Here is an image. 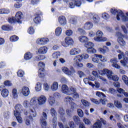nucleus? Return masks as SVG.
Here are the masks:
<instances>
[{
    "label": "nucleus",
    "instance_id": "nucleus-1",
    "mask_svg": "<svg viewBox=\"0 0 128 128\" xmlns=\"http://www.w3.org/2000/svg\"><path fill=\"white\" fill-rule=\"evenodd\" d=\"M110 12L112 14H116V19L118 20H120V18L122 20V22H128V16H124L122 11L120 10H117L116 8H113L111 9Z\"/></svg>",
    "mask_w": 128,
    "mask_h": 128
},
{
    "label": "nucleus",
    "instance_id": "nucleus-2",
    "mask_svg": "<svg viewBox=\"0 0 128 128\" xmlns=\"http://www.w3.org/2000/svg\"><path fill=\"white\" fill-rule=\"evenodd\" d=\"M104 33L100 30H98L96 32V36L94 38V40L96 42H106L108 38H102Z\"/></svg>",
    "mask_w": 128,
    "mask_h": 128
},
{
    "label": "nucleus",
    "instance_id": "nucleus-3",
    "mask_svg": "<svg viewBox=\"0 0 128 128\" xmlns=\"http://www.w3.org/2000/svg\"><path fill=\"white\" fill-rule=\"evenodd\" d=\"M116 34L118 36V44L122 46H126V42L124 40V34L120 32H117Z\"/></svg>",
    "mask_w": 128,
    "mask_h": 128
},
{
    "label": "nucleus",
    "instance_id": "nucleus-4",
    "mask_svg": "<svg viewBox=\"0 0 128 128\" xmlns=\"http://www.w3.org/2000/svg\"><path fill=\"white\" fill-rule=\"evenodd\" d=\"M100 74L101 76H104V74H106L109 80H112V72L108 69H104V70H100Z\"/></svg>",
    "mask_w": 128,
    "mask_h": 128
},
{
    "label": "nucleus",
    "instance_id": "nucleus-5",
    "mask_svg": "<svg viewBox=\"0 0 128 128\" xmlns=\"http://www.w3.org/2000/svg\"><path fill=\"white\" fill-rule=\"evenodd\" d=\"M102 122L103 124H104V126L106 124V121L101 118L100 120H98L94 124L93 128H102Z\"/></svg>",
    "mask_w": 128,
    "mask_h": 128
},
{
    "label": "nucleus",
    "instance_id": "nucleus-6",
    "mask_svg": "<svg viewBox=\"0 0 128 128\" xmlns=\"http://www.w3.org/2000/svg\"><path fill=\"white\" fill-rule=\"evenodd\" d=\"M58 114H59L60 120L63 122H66V118H64V115L66 114L64 109L62 107H60L58 110Z\"/></svg>",
    "mask_w": 128,
    "mask_h": 128
},
{
    "label": "nucleus",
    "instance_id": "nucleus-7",
    "mask_svg": "<svg viewBox=\"0 0 128 128\" xmlns=\"http://www.w3.org/2000/svg\"><path fill=\"white\" fill-rule=\"evenodd\" d=\"M14 108V116H18V114H22V106L20 104H17L16 105Z\"/></svg>",
    "mask_w": 128,
    "mask_h": 128
},
{
    "label": "nucleus",
    "instance_id": "nucleus-8",
    "mask_svg": "<svg viewBox=\"0 0 128 128\" xmlns=\"http://www.w3.org/2000/svg\"><path fill=\"white\" fill-rule=\"evenodd\" d=\"M36 109L34 108H30L29 109V117L28 118L32 121L34 120L33 118H36Z\"/></svg>",
    "mask_w": 128,
    "mask_h": 128
},
{
    "label": "nucleus",
    "instance_id": "nucleus-9",
    "mask_svg": "<svg viewBox=\"0 0 128 128\" xmlns=\"http://www.w3.org/2000/svg\"><path fill=\"white\" fill-rule=\"evenodd\" d=\"M37 100L39 106H42V104H44L46 102V97L44 95H41L38 98Z\"/></svg>",
    "mask_w": 128,
    "mask_h": 128
},
{
    "label": "nucleus",
    "instance_id": "nucleus-10",
    "mask_svg": "<svg viewBox=\"0 0 128 128\" xmlns=\"http://www.w3.org/2000/svg\"><path fill=\"white\" fill-rule=\"evenodd\" d=\"M48 42V38H38L36 40V44L40 46H44Z\"/></svg>",
    "mask_w": 128,
    "mask_h": 128
},
{
    "label": "nucleus",
    "instance_id": "nucleus-11",
    "mask_svg": "<svg viewBox=\"0 0 128 128\" xmlns=\"http://www.w3.org/2000/svg\"><path fill=\"white\" fill-rule=\"evenodd\" d=\"M2 88H4V86H0V91H2L1 94L3 98H8V90L6 88L2 89Z\"/></svg>",
    "mask_w": 128,
    "mask_h": 128
},
{
    "label": "nucleus",
    "instance_id": "nucleus-12",
    "mask_svg": "<svg viewBox=\"0 0 128 128\" xmlns=\"http://www.w3.org/2000/svg\"><path fill=\"white\" fill-rule=\"evenodd\" d=\"M22 13L21 12H18L16 13L15 20L18 24H22Z\"/></svg>",
    "mask_w": 128,
    "mask_h": 128
},
{
    "label": "nucleus",
    "instance_id": "nucleus-13",
    "mask_svg": "<svg viewBox=\"0 0 128 128\" xmlns=\"http://www.w3.org/2000/svg\"><path fill=\"white\" fill-rule=\"evenodd\" d=\"M21 92L24 96H30V88L26 86H23L22 88Z\"/></svg>",
    "mask_w": 128,
    "mask_h": 128
},
{
    "label": "nucleus",
    "instance_id": "nucleus-14",
    "mask_svg": "<svg viewBox=\"0 0 128 128\" xmlns=\"http://www.w3.org/2000/svg\"><path fill=\"white\" fill-rule=\"evenodd\" d=\"M110 62H111L112 64V66L113 68H120V66L118 64V59L116 58H112L110 59Z\"/></svg>",
    "mask_w": 128,
    "mask_h": 128
},
{
    "label": "nucleus",
    "instance_id": "nucleus-15",
    "mask_svg": "<svg viewBox=\"0 0 128 128\" xmlns=\"http://www.w3.org/2000/svg\"><path fill=\"white\" fill-rule=\"evenodd\" d=\"M30 104L32 106H33V108H38V99L34 97L30 100Z\"/></svg>",
    "mask_w": 128,
    "mask_h": 128
},
{
    "label": "nucleus",
    "instance_id": "nucleus-16",
    "mask_svg": "<svg viewBox=\"0 0 128 128\" xmlns=\"http://www.w3.org/2000/svg\"><path fill=\"white\" fill-rule=\"evenodd\" d=\"M80 54V49L78 48H73L70 52V56H76Z\"/></svg>",
    "mask_w": 128,
    "mask_h": 128
},
{
    "label": "nucleus",
    "instance_id": "nucleus-17",
    "mask_svg": "<svg viewBox=\"0 0 128 128\" xmlns=\"http://www.w3.org/2000/svg\"><path fill=\"white\" fill-rule=\"evenodd\" d=\"M70 88H68V86L66 84H63L62 86L61 91L63 94H70V92H69Z\"/></svg>",
    "mask_w": 128,
    "mask_h": 128
},
{
    "label": "nucleus",
    "instance_id": "nucleus-18",
    "mask_svg": "<svg viewBox=\"0 0 128 128\" xmlns=\"http://www.w3.org/2000/svg\"><path fill=\"white\" fill-rule=\"evenodd\" d=\"M58 22L60 26H66V18L64 16H60L58 18Z\"/></svg>",
    "mask_w": 128,
    "mask_h": 128
},
{
    "label": "nucleus",
    "instance_id": "nucleus-19",
    "mask_svg": "<svg viewBox=\"0 0 128 128\" xmlns=\"http://www.w3.org/2000/svg\"><path fill=\"white\" fill-rule=\"evenodd\" d=\"M50 89L52 92H56L58 90V82H54L50 86Z\"/></svg>",
    "mask_w": 128,
    "mask_h": 128
},
{
    "label": "nucleus",
    "instance_id": "nucleus-20",
    "mask_svg": "<svg viewBox=\"0 0 128 128\" xmlns=\"http://www.w3.org/2000/svg\"><path fill=\"white\" fill-rule=\"evenodd\" d=\"M83 58H84V56L78 55L74 58V64H76L77 62H80L82 60Z\"/></svg>",
    "mask_w": 128,
    "mask_h": 128
},
{
    "label": "nucleus",
    "instance_id": "nucleus-21",
    "mask_svg": "<svg viewBox=\"0 0 128 128\" xmlns=\"http://www.w3.org/2000/svg\"><path fill=\"white\" fill-rule=\"evenodd\" d=\"M48 52V47L46 46L40 47L38 50V52L41 54H46Z\"/></svg>",
    "mask_w": 128,
    "mask_h": 128
},
{
    "label": "nucleus",
    "instance_id": "nucleus-22",
    "mask_svg": "<svg viewBox=\"0 0 128 128\" xmlns=\"http://www.w3.org/2000/svg\"><path fill=\"white\" fill-rule=\"evenodd\" d=\"M92 26H94V25L92 22H86L84 25V28L88 30L92 28Z\"/></svg>",
    "mask_w": 128,
    "mask_h": 128
},
{
    "label": "nucleus",
    "instance_id": "nucleus-23",
    "mask_svg": "<svg viewBox=\"0 0 128 128\" xmlns=\"http://www.w3.org/2000/svg\"><path fill=\"white\" fill-rule=\"evenodd\" d=\"M65 43L67 46H72L74 44V40L70 37L65 38Z\"/></svg>",
    "mask_w": 128,
    "mask_h": 128
},
{
    "label": "nucleus",
    "instance_id": "nucleus-24",
    "mask_svg": "<svg viewBox=\"0 0 128 128\" xmlns=\"http://www.w3.org/2000/svg\"><path fill=\"white\" fill-rule=\"evenodd\" d=\"M120 62L122 66H124L126 67L128 66V57H124L122 60L120 61Z\"/></svg>",
    "mask_w": 128,
    "mask_h": 128
},
{
    "label": "nucleus",
    "instance_id": "nucleus-25",
    "mask_svg": "<svg viewBox=\"0 0 128 128\" xmlns=\"http://www.w3.org/2000/svg\"><path fill=\"white\" fill-rule=\"evenodd\" d=\"M32 54L30 52H27L24 54V58L26 60L32 59Z\"/></svg>",
    "mask_w": 128,
    "mask_h": 128
},
{
    "label": "nucleus",
    "instance_id": "nucleus-26",
    "mask_svg": "<svg viewBox=\"0 0 128 128\" xmlns=\"http://www.w3.org/2000/svg\"><path fill=\"white\" fill-rule=\"evenodd\" d=\"M96 58H98L100 60V62H108V58L104 56L101 54H96Z\"/></svg>",
    "mask_w": 128,
    "mask_h": 128
},
{
    "label": "nucleus",
    "instance_id": "nucleus-27",
    "mask_svg": "<svg viewBox=\"0 0 128 128\" xmlns=\"http://www.w3.org/2000/svg\"><path fill=\"white\" fill-rule=\"evenodd\" d=\"M98 50L100 52H101V54H106V52H108V48L106 46H104L103 48H99Z\"/></svg>",
    "mask_w": 128,
    "mask_h": 128
},
{
    "label": "nucleus",
    "instance_id": "nucleus-28",
    "mask_svg": "<svg viewBox=\"0 0 128 128\" xmlns=\"http://www.w3.org/2000/svg\"><path fill=\"white\" fill-rule=\"evenodd\" d=\"M74 100V98L70 96H66L64 99V102L66 104H72Z\"/></svg>",
    "mask_w": 128,
    "mask_h": 128
},
{
    "label": "nucleus",
    "instance_id": "nucleus-29",
    "mask_svg": "<svg viewBox=\"0 0 128 128\" xmlns=\"http://www.w3.org/2000/svg\"><path fill=\"white\" fill-rule=\"evenodd\" d=\"M62 70L66 74H67L68 76H70L72 75V72L68 68L64 67L62 68Z\"/></svg>",
    "mask_w": 128,
    "mask_h": 128
},
{
    "label": "nucleus",
    "instance_id": "nucleus-30",
    "mask_svg": "<svg viewBox=\"0 0 128 128\" xmlns=\"http://www.w3.org/2000/svg\"><path fill=\"white\" fill-rule=\"evenodd\" d=\"M78 40L80 42H86L88 40V38L86 36H80Z\"/></svg>",
    "mask_w": 128,
    "mask_h": 128
},
{
    "label": "nucleus",
    "instance_id": "nucleus-31",
    "mask_svg": "<svg viewBox=\"0 0 128 128\" xmlns=\"http://www.w3.org/2000/svg\"><path fill=\"white\" fill-rule=\"evenodd\" d=\"M48 102L50 106H54L56 103V100H54V97L50 96L48 99Z\"/></svg>",
    "mask_w": 128,
    "mask_h": 128
},
{
    "label": "nucleus",
    "instance_id": "nucleus-32",
    "mask_svg": "<svg viewBox=\"0 0 128 128\" xmlns=\"http://www.w3.org/2000/svg\"><path fill=\"white\" fill-rule=\"evenodd\" d=\"M92 19L94 24H98L100 20V16H98V14L94 15Z\"/></svg>",
    "mask_w": 128,
    "mask_h": 128
},
{
    "label": "nucleus",
    "instance_id": "nucleus-33",
    "mask_svg": "<svg viewBox=\"0 0 128 128\" xmlns=\"http://www.w3.org/2000/svg\"><path fill=\"white\" fill-rule=\"evenodd\" d=\"M84 84H88L90 86H92V88H94V84H92V82H90V80L88 79V78H84Z\"/></svg>",
    "mask_w": 128,
    "mask_h": 128
},
{
    "label": "nucleus",
    "instance_id": "nucleus-34",
    "mask_svg": "<svg viewBox=\"0 0 128 128\" xmlns=\"http://www.w3.org/2000/svg\"><path fill=\"white\" fill-rule=\"evenodd\" d=\"M76 92V88L74 86H70L69 88L70 94H68V96H70V94H74Z\"/></svg>",
    "mask_w": 128,
    "mask_h": 128
},
{
    "label": "nucleus",
    "instance_id": "nucleus-35",
    "mask_svg": "<svg viewBox=\"0 0 128 128\" xmlns=\"http://www.w3.org/2000/svg\"><path fill=\"white\" fill-rule=\"evenodd\" d=\"M35 89L36 92H40V90H42V84H40V82H38L36 84Z\"/></svg>",
    "mask_w": 128,
    "mask_h": 128
},
{
    "label": "nucleus",
    "instance_id": "nucleus-36",
    "mask_svg": "<svg viewBox=\"0 0 128 128\" xmlns=\"http://www.w3.org/2000/svg\"><path fill=\"white\" fill-rule=\"evenodd\" d=\"M117 91L120 94H124V96H126L128 98V93L126 92H124V89L121 88H117Z\"/></svg>",
    "mask_w": 128,
    "mask_h": 128
},
{
    "label": "nucleus",
    "instance_id": "nucleus-37",
    "mask_svg": "<svg viewBox=\"0 0 128 128\" xmlns=\"http://www.w3.org/2000/svg\"><path fill=\"white\" fill-rule=\"evenodd\" d=\"M55 34L57 36H60V34H62V28H60V27L57 28L56 29Z\"/></svg>",
    "mask_w": 128,
    "mask_h": 128
},
{
    "label": "nucleus",
    "instance_id": "nucleus-38",
    "mask_svg": "<svg viewBox=\"0 0 128 128\" xmlns=\"http://www.w3.org/2000/svg\"><path fill=\"white\" fill-rule=\"evenodd\" d=\"M73 112H74V110L72 109H67L66 110V114H67V116L68 118H72V115Z\"/></svg>",
    "mask_w": 128,
    "mask_h": 128
},
{
    "label": "nucleus",
    "instance_id": "nucleus-39",
    "mask_svg": "<svg viewBox=\"0 0 128 128\" xmlns=\"http://www.w3.org/2000/svg\"><path fill=\"white\" fill-rule=\"evenodd\" d=\"M2 28L3 30H12V27L10 26H3Z\"/></svg>",
    "mask_w": 128,
    "mask_h": 128
},
{
    "label": "nucleus",
    "instance_id": "nucleus-40",
    "mask_svg": "<svg viewBox=\"0 0 128 128\" xmlns=\"http://www.w3.org/2000/svg\"><path fill=\"white\" fill-rule=\"evenodd\" d=\"M50 114L52 116H56L57 114L56 110L54 108H51L50 110Z\"/></svg>",
    "mask_w": 128,
    "mask_h": 128
},
{
    "label": "nucleus",
    "instance_id": "nucleus-41",
    "mask_svg": "<svg viewBox=\"0 0 128 128\" xmlns=\"http://www.w3.org/2000/svg\"><path fill=\"white\" fill-rule=\"evenodd\" d=\"M87 52L89 54H96V50L94 48H87Z\"/></svg>",
    "mask_w": 128,
    "mask_h": 128
},
{
    "label": "nucleus",
    "instance_id": "nucleus-42",
    "mask_svg": "<svg viewBox=\"0 0 128 128\" xmlns=\"http://www.w3.org/2000/svg\"><path fill=\"white\" fill-rule=\"evenodd\" d=\"M16 116V119L17 120L19 124H22V118L20 116V114L18 115H14Z\"/></svg>",
    "mask_w": 128,
    "mask_h": 128
},
{
    "label": "nucleus",
    "instance_id": "nucleus-43",
    "mask_svg": "<svg viewBox=\"0 0 128 128\" xmlns=\"http://www.w3.org/2000/svg\"><path fill=\"white\" fill-rule=\"evenodd\" d=\"M12 96L14 98H18V90L16 88H14L12 90Z\"/></svg>",
    "mask_w": 128,
    "mask_h": 128
},
{
    "label": "nucleus",
    "instance_id": "nucleus-44",
    "mask_svg": "<svg viewBox=\"0 0 128 128\" xmlns=\"http://www.w3.org/2000/svg\"><path fill=\"white\" fill-rule=\"evenodd\" d=\"M94 45L92 42H88V43H86L84 44V46L87 48H94Z\"/></svg>",
    "mask_w": 128,
    "mask_h": 128
},
{
    "label": "nucleus",
    "instance_id": "nucleus-45",
    "mask_svg": "<svg viewBox=\"0 0 128 128\" xmlns=\"http://www.w3.org/2000/svg\"><path fill=\"white\" fill-rule=\"evenodd\" d=\"M17 76L20 78H22L24 76V72L22 70H19L17 72Z\"/></svg>",
    "mask_w": 128,
    "mask_h": 128
},
{
    "label": "nucleus",
    "instance_id": "nucleus-46",
    "mask_svg": "<svg viewBox=\"0 0 128 128\" xmlns=\"http://www.w3.org/2000/svg\"><path fill=\"white\" fill-rule=\"evenodd\" d=\"M60 56V52H54L52 54V56L53 58H58V56Z\"/></svg>",
    "mask_w": 128,
    "mask_h": 128
},
{
    "label": "nucleus",
    "instance_id": "nucleus-47",
    "mask_svg": "<svg viewBox=\"0 0 128 128\" xmlns=\"http://www.w3.org/2000/svg\"><path fill=\"white\" fill-rule=\"evenodd\" d=\"M114 104L116 108H122V105L120 102L118 100L114 102Z\"/></svg>",
    "mask_w": 128,
    "mask_h": 128
},
{
    "label": "nucleus",
    "instance_id": "nucleus-48",
    "mask_svg": "<svg viewBox=\"0 0 128 128\" xmlns=\"http://www.w3.org/2000/svg\"><path fill=\"white\" fill-rule=\"evenodd\" d=\"M40 122L42 128H46V125L48 124V123L46 122V120H40Z\"/></svg>",
    "mask_w": 128,
    "mask_h": 128
},
{
    "label": "nucleus",
    "instance_id": "nucleus-49",
    "mask_svg": "<svg viewBox=\"0 0 128 128\" xmlns=\"http://www.w3.org/2000/svg\"><path fill=\"white\" fill-rule=\"evenodd\" d=\"M34 20L35 24H40L42 20L40 19V16H37L35 17Z\"/></svg>",
    "mask_w": 128,
    "mask_h": 128
},
{
    "label": "nucleus",
    "instance_id": "nucleus-50",
    "mask_svg": "<svg viewBox=\"0 0 128 128\" xmlns=\"http://www.w3.org/2000/svg\"><path fill=\"white\" fill-rule=\"evenodd\" d=\"M102 18L104 20H108V18H110V15H108V14L106 12H104V13L102 14Z\"/></svg>",
    "mask_w": 128,
    "mask_h": 128
},
{
    "label": "nucleus",
    "instance_id": "nucleus-51",
    "mask_svg": "<svg viewBox=\"0 0 128 128\" xmlns=\"http://www.w3.org/2000/svg\"><path fill=\"white\" fill-rule=\"evenodd\" d=\"M46 58V56L44 55L38 56L36 57V60H42Z\"/></svg>",
    "mask_w": 128,
    "mask_h": 128
},
{
    "label": "nucleus",
    "instance_id": "nucleus-52",
    "mask_svg": "<svg viewBox=\"0 0 128 128\" xmlns=\"http://www.w3.org/2000/svg\"><path fill=\"white\" fill-rule=\"evenodd\" d=\"M68 6L70 8H74V6H76V3L72 0L68 4Z\"/></svg>",
    "mask_w": 128,
    "mask_h": 128
},
{
    "label": "nucleus",
    "instance_id": "nucleus-53",
    "mask_svg": "<svg viewBox=\"0 0 128 128\" xmlns=\"http://www.w3.org/2000/svg\"><path fill=\"white\" fill-rule=\"evenodd\" d=\"M70 22L72 24H76L78 22V18L76 17L72 18L70 20Z\"/></svg>",
    "mask_w": 128,
    "mask_h": 128
},
{
    "label": "nucleus",
    "instance_id": "nucleus-54",
    "mask_svg": "<svg viewBox=\"0 0 128 128\" xmlns=\"http://www.w3.org/2000/svg\"><path fill=\"white\" fill-rule=\"evenodd\" d=\"M39 70H44V62H40L38 63Z\"/></svg>",
    "mask_w": 128,
    "mask_h": 128
},
{
    "label": "nucleus",
    "instance_id": "nucleus-55",
    "mask_svg": "<svg viewBox=\"0 0 128 128\" xmlns=\"http://www.w3.org/2000/svg\"><path fill=\"white\" fill-rule=\"evenodd\" d=\"M73 120L74 122H75L76 124H80V118L78 116H74L73 117Z\"/></svg>",
    "mask_w": 128,
    "mask_h": 128
},
{
    "label": "nucleus",
    "instance_id": "nucleus-56",
    "mask_svg": "<svg viewBox=\"0 0 128 128\" xmlns=\"http://www.w3.org/2000/svg\"><path fill=\"white\" fill-rule=\"evenodd\" d=\"M82 104H84V106H90V102H88L84 100H81Z\"/></svg>",
    "mask_w": 128,
    "mask_h": 128
},
{
    "label": "nucleus",
    "instance_id": "nucleus-57",
    "mask_svg": "<svg viewBox=\"0 0 128 128\" xmlns=\"http://www.w3.org/2000/svg\"><path fill=\"white\" fill-rule=\"evenodd\" d=\"M72 2H74L75 3V5L76 6H80L82 5V2H80V0H72Z\"/></svg>",
    "mask_w": 128,
    "mask_h": 128
},
{
    "label": "nucleus",
    "instance_id": "nucleus-58",
    "mask_svg": "<svg viewBox=\"0 0 128 128\" xmlns=\"http://www.w3.org/2000/svg\"><path fill=\"white\" fill-rule=\"evenodd\" d=\"M38 76H39V78H44V70H39Z\"/></svg>",
    "mask_w": 128,
    "mask_h": 128
},
{
    "label": "nucleus",
    "instance_id": "nucleus-59",
    "mask_svg": "<svg viewBox=\"0 0 128 128\" xmlns=\"http://www.w3.org/2000/svg\"><path fill=\"white\" fill-rule=\"evenodd\" d=\"M8 22L10 24H14V22H16V18L12 17L8 19Z\"/></svg>",
    "mask_w": 128,
    "mask_h": 128
},
{
    "label": "nucleus",
    "instance_id": "nucleus-60",
    "mask_svg": "<svg viewBox=\"0 0 128 128\" xmlns=\"http://www.w3.org/2000/svg\"><path fill=\"white\" fill-rule=\"evenodd\" d=\"M18 40V37L16 36H13L10 38V42H16Z\"/></svg>",
    "mask_w": 128,
    "mask_h": 128
},
{
    "label": "nucleus",
    "instance_id": "nucleus-61",
    "mask_svg": "<svg viewBox=\"0 0 128 128\" xmlns=\"http://www.w3.org/2000/svg\"><path fill=\"white\" fill-rule=\"evenodd\" d=\"M122 80H124V84L128 86V76H126L125 75L122 76Z\"/></svg>",
    "mask_w": 128,
    "mask_h": 128
},
{
    "label": "nucleus",
    "instance_id": "nucleus-62",
    "mask_svg": "<svg viewBox=\"0 0 128 128\" xmlns=\"http://www.w3.org/2000/svg\"><path fill=\"white\" fill-rule=\"evenodd\" d=\"M47 118H48V115L46 114V113L43 112L42 114V116H41L40 120H47Z\"/></svg>",
    "mask_w": 128,
    "mask_h": 128
},
{
    "label": "nucleus",
    "instance_id": "nucleus-63",
    "mask_svg": "<svg viewBox=\"0 0 128 128\" xmlns=\"http://www.w3.org/2000/svg\"><path fill=\"white\" fill-rule=\"evenodd\" d=\"M83 122H84L85 124H86L87 126H90L91 124L90 120L86 118H84Z\"/></svg>",
    "mask_w": 128,
    "mask_h": 128
},
{
    "label": "nucleus",
    "instance_id": "nucleus-64",
    "mask_svg": "<svg viewBox=\"0 0 128 128\" xmlns=\"http://www.w3.org/2000/svg\"><path fill=\"white\" fill-rule=\"evenodd\" d=\"M28 32L30 34H34V29L32 27H30L28 29Z\"/></svg>",
    "mask_w": 128,
    "mask_h": 128
}]
</instances>
